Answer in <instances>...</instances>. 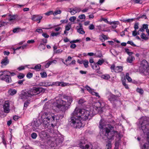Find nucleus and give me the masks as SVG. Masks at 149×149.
<instances>
[{"label": "nucleus", "mask_w": 149, "mask_h": 149, "mask_svg": "<svg viewBox=\"0 0 149 149\" xmlns=\"http://www.w3.org/2000/svg\"><path fill=\"white\" fill-rule=\"evenodd\" d=\"M93 115L88 111L84 109H79L76 108L72 113L70 118L69 119V122L72 126L79 128L82 126L81 119L84 120H90Z\"/></svg>", "instance_id": "f257e3e1"}, {"label": "nucleus", "mask_w": 149, "mask_h": 149, "mask_svg": "<svg viewBox=\"0 0 149 149\" xmlns=\"http://www.w3.org/2000/svg\"><path fill=\"white\" fill-rule=\"evenodd\" d=\"M110 68L111 70H113V71L116 73L121 72L123 70L122 67L118 66L115 67V65L114 64L111 65Z\"/></svg>", "instance_id": "9b49d317"}, {"label": "nucleus", "mask_w": 149, "mask_h": 149, "mask_svg": "<svg viewBox=\"0 0 149 149\" xmlns=\"http://www.w3.org/2000/svg\"><path fill=\"white\" fill-rule=\"evenodd\" d=\"M136 91L137 93H143V91L142 88H137L136 89Z\"/></svg>", "instance_id": "8fccbe9b"}, {"label": "nucleus", "mask_w": 149, "mask_h": 149, "mask_svg": "<svg viewBox=\"0 0 149 149\" xmlns=\"http://www.w3.org/2000/svg\"><path fill=\"white\" fill-rule=\"evenodd\" d=\"M61 116L60 115H55L54 113L50 112H45L41 116V119L43 124L45 125L48 124L49 123L51 122L52 125L53 124L56 125L57 122L59 121Z\"/></svg>", "instance_id": "7ed1b4c3"}, {"label": "nucleus", "mask_w": 149, "mask_h": 149, "mask_svg": "<svg viewBox=\"0 0 149 149\" xmlns=\"http://www.w3.org/2000/svg\"><path fill=\"white\" fill-rule=\"evenodd\" d=\"M3 77H6L7 76H10L9 74L10 73V72L8 71H3Z\"/></svg>", "instance_id": "58836bf2"}, {"label": "nucleus", "mask_w": 149, "mask_h": 149, "mask_svg": "<svg viewBox=\"0 0 149 149\" xmlns=\"http://www.w3.org/2000/svg\"><path fill=\"white\" fill-rule=\"evenodd\" d=\"M134 59V56H129L127 57V61L129 63H132V61Z\"/></svg>", "instance_id": "5701e85b"}, {"label": "nucleus", "mask_w": 149, "mask_h": 149, "mask_svg": "<svg viewBox=\"0 0 149 149\" xmlns=\"http://www.w3.org/2000/svg\"><path fill=\"white\" fill-rule=\"evenodd\" d=\"M111 141H109L106 146L105 149H111Z\"/></svg>", "instance_id": "bb28decb"}, {"label": "nucleus", "mask_w": 149, "mask_h": 149, "mask_svg": "<svg viewBox=\"0 0 149 149\" xmlns=\"http://www.w3.org/2000/svg\"><path fill=\"white\" fill-rule=\"evenodd\" d=\"M9 104L8 101H6L3 106L4 111L6 113H8L10 111L9 109Z\"/></svg>", "instance_id": "ddd939ff"}, {"label": "nucleus", "mask_w": 149, "mask_h": 149, "mask_svg": "<svg viewBox=\"0 0 149 149\" xmlns=\"http://www.w3.org/2000/svg\"><path fill=\"white\" fill-rule=\"evenodd\" d=\"M74 9L76 13L79 12L81 11V9L78 7H75V8H74Z\"/></svg>", "instance_id": "774afa93"}, {"label": "nucleus", "mask_w": 149, "mask_h": 149, "mask_svg": "<svg viewBox=\"0 0 149 149\" xmlns=\"http://www.w3.org/2000/svg\"><path fill=\"white\" fill-rule=\"evenodd\" d=\"M127 43L129 44L134 47L136 46V45L134 44L132 41H129L127 42Z\"/></svg>", "instance_id": "49530a36"}, {"label": "nucleus", "mask_w": 149, "mask_h": 149, "mask_svg": "<svg viewBox=\"0 0 149 149\" xmlns=\"http://www.w3.org/2000/svg\"><path fill=\"white\" fill-rule=\"evenodd\" d=\"M9 16H10V18L8 19V21L10 22L12 21V20L15 19L16 17L15 15L12 16L10 15H9Z\"/></svg>", "instance_id": "7c9ffc66"}, {"label": "nucleus", "mask_w": 149, "mask_h": 149, "mask_svg": "<svg viewBox=\"0 0 149 149\" xmlns=\"http://www.w3.org/2000/svg\"><path fill=\"white\" fill-rule=\"evenodd\" d=\"M141 38L146 40H147L148 39V38L146 37V35L144 33H142L141 35Z\"/></svg>", "instance_id": "a19ab883"}, {"label": "nucleus", "mask_w": 149, "mask_h": 149, "mask_svg": "<svg viewBox=\"0 0 149 149\" xmlns=\"http://www.w3.org/2000/svg\"><path fill=\"white\" fill-rule=\"evenodd\" d=\"M86 101L83 98L80 99L78 101V104H80L82 105Z\"/></svg>", "instance_id": "ea45409f"}, {"label": "nucleus", "mask_w": 149, "mask_h": 149, "mask_svg": "<svg viewBox=\"0 0 149 149\" xmlns=\"http://www.w3.org/2000/svg\"><path fill=\"white\" fill-rule=\"evenodd\" d=\"M125 77L129 82H130L132 81V79L129 76V74L127 73L126 74Z\"/></svg>", "instance_id": "2f4dec72"}, {"label": "nucleus", "mask_w": 149, "mask_h": 149, "mask_svg": "<svg viewBox=\"0 0 149 149\" xmlns=\"http://www.w3.org/2000/svg\"><path fill=\"white\" fill-rule=\"evenodd\" d=\"M120 145L119 141H116L115 144L114 149H119V146Z\"/></svg>", "instance_id": "473e14b6"}, {"label": "nucleus", "mask_w": 149, "mask_h": 149, "mask_svg": "<svg viewBox=\"0 0 149 149\" xmlns=\"http://www.w3.org/2000/svg\"><path fill=\"white\" fill-rule=\"evenodd\" d=\"M84 140H82L80 141L79 146L82 149H92L93 146L92 144L89 143L85 145Z\"/></svg>", "instance_id": "1a4fd4ad"}, {"label": "nucleus", "mask_w": 149, "mask_h": 149, "mask_svg": "<svg viewBox=\"0 0 149 149\" xmlns=\"http://www.w3.org/2000/svg\"><path fill=\"white\" fill-rule=\"evenodd\" d=\"M24 77V75L22 73H19L17 76L18 79H21L23 78Z\"/></svg>", "instance_id": "79ce46f5"}, {"label": "nucleus", "mask_w": 149, "mask_h": 149, "mask_svg": "<svg viewBox=\"0 0 149 149\" xmlns=\"http://www.w3.org/2000/svg\"><path fill=\"white\" fill-rule=\"evenodd\" d=\"M60 34V33H59V32H57V33L53 32L51 33V36L54 37V36H56L58 35H59Z\"/></svg>", "instance_id": "3c124183"}, {"label": "nucleus", "mask_w": 149, "mask_h": 149, "mask_svg": "<svg viewBox=\"0 0 149 149\" xmlns=\"http://www.w3.org/2000/svg\"><path fill=\"white\" fill-rule=\"evenodd\" d=\"M61 13V11L60 10H56L53 12V15L55 16L58 14H60Z\"/></svg>", "instance_id": "e433bc0d"}, {"label": "nucleus", "mask_w": 149, "mask_h": 149, "mask_svg": "<svg viewBox=\"0 0 149 149\" xmlns=\"http://www.w3.org/2000/svg\"><path fill=\"white\" fill-rule=\"evenodd\" d=\"M125 51L130 56L133 54L132 52H129V49H125Z\"/></svg>", "instance_id": "bf43d9fd"}, {"label": "nucleus", "mask_w": 149, "mask_h": 149, "mask_svg": "<svg viewBox=\"0 0 149 149\" xmlns=\"http://www.w3.org/2000/svg\"><path fill=\"white\" fill-rule=\"evenodd\" d=\"M80 28L78 29L77 31L80 34H84L85 33V31H84L82 26L81 24H79Z\"/></svg>", "instance_id": "412c9836"}, {"label": "nucleus", "mask_w": 149, "mask_h": 149, "mask_svg": "<svg viewBox=\"0 0 149 149\" xmlns=\"http://www.w3.org/2000/svg\"><path fill=\"white\" fill-rule=\"evenodd\" d=\"M148 25L147 24H143V25L142 27L144 29H146V31H147V30L148 29Z\"/></svg>", "instance_id": "338daca9"}, {"label": "nucleus", "mask_w": 149, "mask_h": 149, "mask_svg": "<svg viewBox=\"0 0 149 149\" xmlns=\"http://www.w3.org/2000/svg\"><path fill=\"white\" fill-rule=\"evenodd\" d=\"M92 68L96 70L100 69V67L97 63H94L93 65H92Z\"/></svg>", "instance_id": "4be33fe9"}, {"label": "nucleus", "mask_w": 149, "mask_h": 149, "mask_svg": "<svg viewBox=\"0 0 149 149\" xmlns=\"http://www.w3.org/2000/svg\"><path fill=\"white\" fill-rule=\"evenodd\" d=\"M9 63V60L8 59L7 57H5L4 58L2 59L1 62L2 65L1 67H3L4 65H6Z\"/></svg>", "instance_id": "2eb2a0df"}, {"label": "nucleus", "mask_w": 149, "mask_h": 149, "mask_svg": "<svg viewBox=\"0 0 149 149\" xmlns=\"http://www.w3.org/2000/svg\"><path fill=\"white\" fill-rule=\"evenodd\" d=\"M147 62L145 60H143L141 62V66L143 67L144 69H145L147 68Z\"/></svg>", "instance_id": "a211bd4d"}, {"label": "nucleus", "mask_w": 149, "mask_h": 149, "mask_svg": "<svg viewBox=\"0 0 149 149\" xmlns=\"http://www.w3.org/2000/svg\"><path fill=\"white\" fill-rule=\"evenodd\" d=\"M104 105V102H95L93 106V110L92 113L93 115L97 114L99 111H102V108Z\"/></svg>", "instance_id": "0eeeda50"}, {"label": "nucleus", "mask_w": 149, "mask_h": 149, "mask_svg": "<svg viewBox=\"0 0 149 149\" xmlns=\"http://www.w3.org/2000/svg\"><path fill=\"white\" fill-rule=\"evenodd\" d=\"M8 93H16L17 91L16 90L13 89H10L8 91Z\"/></svg>", "instance_id": "4c0bfd02"}, {"label": "nucleus", "mask_w": 149, "mask_h": 149, "mask_svg": "<svg viewBox=\"0 0 149 149\" xmlns=\"http://www.w3.org/2000/svg\"><path fill=\"white\" fill-rule=\"evenodd\" d=\"M39 85L40 86H49L50 85L48 82H41L39 84Z\"/></svg>", "instance_id": "a878e982"}, {"label": "nucleus", "mask_w": 149, "mask_h": 149, "mask_svg": "<svg viewBox=\"0 0 149 149\" xmlns=\"http://www.w3.org/2000/svg\"><path fill=\"white\" fill-rule=\"evenodd\" d=\"M1 79L2 80H4L8 83L11 82L12 81L11 77L10 76L3 77Z\"/></svg>", "instance_id": "f3484780"}, {"label": "nucleus", "mask_w": 149, "mask_h": 149, "mask_svg": "<svg viewBox=\"0 0 149 149\" xmlns=\"http://www.w3.org/2000/svg\"><path fill=\"white\" fill-rule=\"evenodd\" d=\"M42 36L45 38H48L49 37V35L46 33H43Z\"/></svg>", "instance_id": "69168bd1"}, {"label": "nucleus", "mask_w": 149, "mask_h": 149, "mask_svg": "<svg viewBox=\"0 0 149 149\" xmlns=\"http://www.w3.org/2000/svg\"><path fill=\"white\" fill-rule=\"evenodd\" d=\"M120 96V95L118 96L113 94H110L108 97L109 100L112 104L114 108H116L118 104H120L119 98Z\"/></svg>", "instance_id": "423d86ee"}, {"label": "nucleus", "mask_w": 149, "mask_h": 149, "mask_svg": "<svg viewBox=\"0 0 149 149\" xmlns=\"http://www.w3.org/2000/svg\"><path fill=\"white\" fill-rule=\"evenodd\" d=\"M20 28H17L14 29L13 30V32L14 33H17L19 32Z\"/></svg>", "instance_id": "680f3d73"}, {"label": "nucleus", "mask_w": 149, "mask_h": 149, "mask_svg": "<svg viewBox=\"0 0 149 149\" xmlns=\"http://www.w3.org/2000/svg\"><path fill=\"white\" fill-rule=\"evenodd\" d=\"M32 95L31 94H21L19 95L20 98L23 100V101L29 99Z\"/></svg>", "instance_id": "f8f14e48"}, {"label": "nucleus", "mask_w": 149, "mask_h": 149, "mask_svg": "<svg viewBox=\"0 0 149 149\" xmlns=\"http://www.w3.org/2000/svg\"><path fill=\"white\" fill-rule=\"evenodd\" d=\"M101 77L102 79L106 80H108L110 78L109 75L107 74H105L102 75L101 76Z\"/></svg>", "instance_id": "aec40b11"}, {"label": "nucleus", "mask_w": 149, "mask_h": 149, "mask_svg": "<svg viewBox=\"0 0 149 149\" xmlns=\"http://www.w3.org/2000/svg\"><path fill=\"white\" fill-rule=\"evenodd\" d=\"M29 103V102L28 101L25 102L24 104V107H26V108H27Z\"/></svg>", "instance_id": "0e129e2a"}, {"label": "nucleus", "mask_w": 149, "mask_h": 149, "mask_svg": "<svg viewBox=\"0 0 149 149\" xmlns=\"http://www.w3.org/2000/svg\"><path fill=\"white\" fill-rule=\"evenodd\" d=\"M71 27V25L68 24L66 26L65 28V30H66V31H68L70 29Z\"/></svg>", "instance_id": "e2e57ef3"}, {"label": "nucleus", "mask_w": 149, "mask_h": 149, "mask_svg": "<svg viewBox=\"0 0 149 149\" xmlns=\"http://www.w3.org/2000/svg\"><path fill=\"white\" fill-rule=\"evenodd\" d=\"M40 74L42 78L46 77H47V74L46 72L40 73Z\"/></svg>", "instance_id": "603ef678"}, {"label": "nucleus", "mask_w": 149, "mask_h": 149, "mask_svg": "<svg viewBox=\"0 0 149 149\" xmlns=\"http://www.w3.org/2000/svg\"><path fill=\"white\" fill-rule=\"evenodd\" d=\"M45 15H47V16H49L53 14V12L52 11H49V12H48L45 13Z\"/></svg>", "instance_id": "4d7b16f0"}, {"label": "nucleus", "mask_w": 149, "mask_h": 149, "mask_svg": "<svg viewBox=\"0 0 149 149\" xmlns=\"http://www.w3.org/2000/svg\"><path fill=\"white\" fill-rule=\"evenodd\" d=\"M42 18V16L39 15H34L32 16L31 19L32 20L36 21L40 20Z\"/></svg>", "instance_id": "4468645a"}, {"label": "nucleus", "mask_w": 149, "mask_h": 149, "mask_svg": "<svg viewBox=\"0 0 149 149\" xmlns=\"http://www.w3.org/2000/svg\"><path fill=\"white\" fill-rule=\"evenodd\" d=\"M104 120L103 119H101L99 122V127L101 129H103V127Z\"/></svg>", "instance_id": "c756f323"}, {"label": "nucleus", "mask_w": 149, "mask_h": 149, "mask_svg": "<svg viewBox=\"0 0 149 149\" xmlns=\"http://www.w3.org/2000/svg\"><path fill=\"white\" fill-rule=\"evenodd\" d=\"M140 122L141 123L140 128L144 133L146 134L147 140L148 143L144 144L143 148H143H146V146L148 147L149 146V123L148 122L147 118H141Z\"/></svg>", "instance_id": "20e7f679"}, {"label": "nucleus", "mask_w": 149, "mask_h": 149, "mask_svg": "<svg viewBox=\"0 0 149 149\" xmlns=\"http://www.w3.org/2000/svg\"><path fill=\"white\" fill-rule=\"evenodd\" d=\"M41 65L40 64H38V65H36L34 68L32 67L31 68L32 69H34L37 70L38 69H40L41 68Z\"/></svg>", "instance_id": "cd10ccee"}, {"label": "nucleus", "mask_w": 149, "mask_h": 149, "mask_svg": "<svg viewBox=\"0 0 149 149\" xmlns=\"http://www.w3.org/2000/svg\"><path fill=\"white\" fill-rule=\"evenodd\" d=\"M53 85L56 86H61L62 87L65 86L67 85V84L66 83L57 81L53 83Z\"/></svg>", "instance_id": "dca6fc26"}, {"label": "nucleus", "mask_w": 149, "mask_h": 149, "mask_svg": "<svg viewBox=\"0 0 149 149\" xmlns=\"http://www.w3.org/2000/svg\"><path fill=\"white\" fill-rule=\"evenodd\" d=\"M83 63L84 66L86 68H88V62L87 60H85L83 61Z\"/></svg>", "instance_id": "72a5a7b5"}, {"label": "nucleus", "mask_w": 149, "mask_h": 149, "mask_svg": "<svg viewBox=\"0 0 149 149\" xmlns=\"http://www.w3.org/2000/svg\"><path fill=\"white\" fill-rule=\"evenodd\" d=\"M68 11L70 12L72 15H73L76 13L74 8H69L68 9Z\"/></svg>", "instance_id": "b1692460"}, {"label": "nucleus", "mask_w": 149, "mask_h": 149, "mask_svg": "<svg viewBox=\"0 0 149 149\" xmlns=\"http://www.w3.org/2000/svg\"><path fill=\"white\" fill-rule=\"evenodd\" d=\"M32 76L33 74L30 72L28 73L26 75V77L28 78H31L32 77Z\"/></svg>", "instance_id": "13d9d810"}, {"label": "nucleus", "mask_w": 149, "mask_h": 149, "mask_svg": "<svg viewBox=\"0 0 149 149\" xmlns=\"http://www.w3.org/2000/svg\"><path fill=\"white\" fill-rule=\"evenodd\" d=\"M85 88H86L90 93H97L95 92L94 91V89L91 88L88 85L86 86H85Z\"/></svg>", "instance_id": "6ab92c4d"}, {"label": "nucleus", "mask_w": 149, "mask_h": 149, "mask_svg": "<svg viewBox=\"0 0 149 149\" xmlns=\"http://www.w3.org/2000/svg\"><path fill=\"white\" fill-rule=\"evenodd\" d=\"M100 36V37H102V38L104 39L105 40L108 39V37H107L106 35H104V34H102Z\"/></svg>", "instance_id": "09e8293b"}, {"label": "nucleus", "mask_w": 149, "mask_h": 149, "mask_svg": "<svg viewBox=\"0 0 149 149\" xmlns=\"http://www.w3.org/2000/svg\"><path fill=\"white\" fill-rule=\"evenodd\" d=\"M30 92L34 93H35L39 92L38 93H44L45 91V90L42 88H36V87H33L32 88H31L29 90Z\"/></svg>", "instance_id": "9d476101"}, {"label": "nucleus", "mask_w": 149, "mask_h": 149, "mask_svg": "<svg viewBox=\"0 0 149 149\" xmlns=\"http://www.w3.org/2000/svg\"><path fill=\"white\" fill-rule=\"evenodd\" d=\"M37 134L36 133H33L31 134V137L33 139H35L37 137Z\"/></svg>", "instance_id": "a18cd8bd"}, {"label": "nucleus", "mask_w": 149, "mask_h": 149, "mask_svg": "<svg viewBox=\"0 0 149 149\" xmlns=\"http://www.w3.org/2000/svg\"><path fill=\"white\" fill-rule=\"evenodd\" d=\"M38 47L41 51L43 50L45 48V45L42 43H40L39 46Z\"/></svg>", "instance_id": "c85d7f7f"}, {"label": "nucleus", "mask_w": 149, "mask_h": 149, "mask_svg": "<svg viewBox=\"0 0 149 149\" xmlns=\"http://www.w3.org/2000/svg\"><path fill=\"white\" fill-rule=\"evenodd\" d=\"M63 98L67 101V102L66 101L62 99L57 100L53 107L54 110L65 112L68 109L72 101V98L71 96H64Z\"/></svg>", "instance_id": "f03ea898"}, {"label": "nucleus", "mask_w": 149, "mask_h": 149, "mask_svg": "<svg viewBox=\"0 0 149 149\" xmlns=\"http://www.w3.org/2000/svg\"><path fill=\"white\" fill-rule=\"evenodd\" d=\"M134 19H128L126 20H123V22H132Z\"/></svg>", "instance_id": "052dcab7"}, {"label": "nucleus", "mask_w": 149, "mask_h": 149, "mask_svg": "<svg viewBox=\"0 0 149 149\" xmlns=\"http://www.w3.org/2000/svg\"><path fill=\"white\" fill-rule=\"evenodd\" d=\"M126 79H123L122 80V84L126 88H128V85L126 84L125 82H126Z\"/></svg>", "instance_id": "f704fd0d"}, {"label": "nucleus", "mask_w": 149, "mask_h": 149, "mask_svg": "<svg viewBox=\"0 0 149 149\" xmlns=\"http://www.w3.org/2000/svg\"><path fill=\"white\" fill-rule=\"evenodd\" d=\"M76 19V17L75 16L71 17L69 19V20L71 22H74Z\"/></svg>", "instance_id": "6e6d98bb"}, {"label": "nucleus", "mask_w": 149, "mask_h": 149, "mask_svg": "<svg viewBox=\"0 0 149 149\" xmlns=\"http://www.w3.org/2000/svg\"><path fill=\"white\" fill-rule=\"evenodd\" d=\"M40 122L39 120L35 122L34 123L33 125V126L35 128H37L40 125Z\"/></svg>", "instance_id": "393cba45"}, {"label": "nucleus", "mask_w": 149, "mask_h": 149, "mask_svg": "<svg viewBox=\"0 0 149 149\" xmlns=\"http://www.w3.org/2000/svg\"><path fill=\"white\" fill-rule=\"evenodd\" d=\"M126 79H123L122 80V84L126 88H128V85L126 84L125 82H126Z\"/></svg>", "instance_id": "c9c22d12"}, {"label": "nucleus", "mask_w": 149, "mask_h": 149, "mask_svg": "<svg viewBox=\"0 0 149 149\" xmlns=\"http://www.w3.org/2000/svg\"><path fill=\"white\" fill-rule=\"evenodd\" d=\"M7 25V23L6 22H0V27L6 25Z\"/></svg>", "instance_id": "864d4df0"}, {"label": "nucleus", "mask_w": 149, "mask_h": 149, "mask_svg": "<svg viewBox=\"0 0 149 149\" xmlns=\"http://www.w3.org/2000/svg\"><path fill=\"white\" fill-rule=\"evenodd\" d=\"M52 141L55 143L57 146L61 145L63 140V138L62 136L61 135H57L52 137Z\"/></svg>", "instance_id": "6e6552de"}, {"label": "nucleus", "mask_w": 149, "mask_h": 149, "mask_svg": "<svg viewBox=\"0 0 149 149\" xmlns=\"http://www.w3.org/2000/svg\"><path fill=\"white\" fill-rule=\"evenodd\" d=\"M78 17L81 19H85L86 18L84 14H82L79 16Z\"/></svg>", "instance_id": "5fc2aeb1"}, {"label": "nucleus", "mask_w": 149, "mask_h": 149, "mask_svg": "<svg viewBox=\"0 0 149 149\" xmlns=\"http://www.w3.org/2000/svg\"><path fill=\"white\" fill-rule=\"evenodd\" d=\"M102 131L103 134L107 137L109 141L114 139L115 133H118L117 131H114V127L110 125H109L105 128L103 129Z\"/></svg>", "instance_id": "39448f33"}, {"label": "nucleus", "mask_w": 149, "mask_h": 149, "mask_svg": "<svg viewBox=\"0 0 149 149\" xmlns=\"http://www.w3.org/2000/svg\"><path fill=\"white\" fill-rule=\"evenodd\" d=\"M104 62V61L103 60H99L97 62V64L98 65H101Z\"/></svg>", "instance_id": "de8ad7c7"}, {"label": "nucleus", "mask_w": 149, "mask_h": 149, "mask_svg": "<svg viewBox=\"0 0 149 149\" xmlns=\"http://www.w3.org/2000/svg\"><path fill=\"white\" fill-rule=\"evenodd\" d=\"M113 53H112L111 52L112 54L114 56L116 57L118 54V53L116 51L113 50Z\"/></svg>", "instance_id": "c03bdc74"}, {"label": "nucleus", "mask_w": 149, "mask_h": 149, "mask_svg": "<svg viewBox=\"0 0 149 149\" xmlns=\"http://www.w3.org/2000/svg\"><path fill=\"white\" fill-rule=\"evenodd\" d=\"M104 21V22H106L108 24H112V22H109L107 19H106V18H102V19L101 20V21Z\"/></svg>", "instance_id": "37998d69"}]
</instances>
